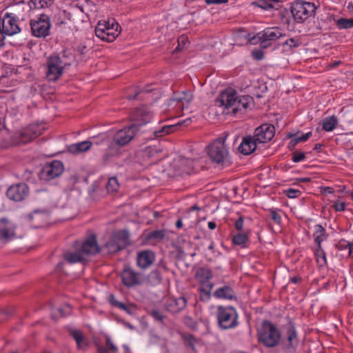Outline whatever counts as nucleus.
<instances>
[{"mask_svg":"<svg viewBox=\"0 0 353 353\" xmlns=\"http://www.w3.org/2000/svg\"><path fill=\"white\" fill-rule=\"evenodd\" d=\"M137 132L130 125L117 130L108 142V148L102 157L103 161L107 163L112 157L119 156L121 148L130 143Z\"/></svg>","mask_w":353,"mask_h":353,"instance_id":"1","label":"nucleus"},{"mask_svg":"<svg viewBox=\"0 0 353 353\" xmlns=\"http://www.w3.org/2000/svg\"><path fill=\"white\" fill-rule=\"evenodd\" d=\"M100 251L95 234H92L85 239L76 248L74 252H68L64 254V259L69 263H84L88 259L99 253Z\"/></svg>","mask_w":353,"mask_h":353,"instance_id":"2","label":"nucleus"},{"mask_svg":"<svg viewBox=\"0 0 353 353\" xmlns=\"http://www.w3.org/2000/svg\"><path fill=\"white\" fill-rule=\"evenodd\" d=\"M257 339L259 343L266 347H274L281 341V333L275 324L270 321L264 320L257 328Z\"/></svg>","mask_w":353,"mask_h":353,"instance_id":"3","label":"nucleus"},{"mask_svg":"<svg viewBox=\"0 0 353 353\" xmlns=\"http://www.w3.org/2000/svg\"><path fill=\"white\" fill-rule=\"evenodd\" d=\"M225 142V137H219L208 146V155L213 163L221 165L230 163L228 149Z\"/></svg>","mask_w":353,"mask_h":353,"instance_id":"4","label":"nucleus"},{"mask_svg":"<svg viewBox=\"0 0 353 353\" xmlns=\"http://www.w3.org/2000/svg\"><path fill=\"white\" fill-rule=\"evenodd\" d=\"M25 6L24 1L18 2L14 8L13 12H6L0 20V30L3 34L12 36L21 32L18 21L21 14L18 12L21 7Z\"/></svg>","mask_w":353,"mask_h":353,"instance_id":"5","label":"nucleus"},{"mask_svg":"<svg viewBox=\"0 0 353 353\" xmlns=\"http://www.w3.org/2000/svg\"><path fill=\"white\" fill-rule=\"evenodd\" d=\"M236 310L230 305H219L216 310L218 327L223 330H232L239 325Z\"/></svg>","mask_w":353,"mask_h":353,"instance_id":"6","label":"nucleus"},{"mask_svg":"<svg viewBox=\"0 0 353 353\" xmlns=\"http://www.w3.org/2000/svg\"><path fill=\"white\" fill-rule=\"evenodd\" d=\"M285 34L278 27H269L258 32L252 37H249L250 44H259L261 48L265 49L270 47L272 43L279 39L284 37Z\"/></svg>","mask_w":353,"mask_h":353,"instance_id":"7","label":"nucleus"},{"mask_svg":"<svg viewBox=\"0 0 353 353\" xmlns=\"http://www.w3.org/2000/svg\"><path fill=\"white\" fill-rule=\"evenodd\" d=\"M119 24L114 19L99 21L95 28V34L101 40L112 42L120 34Z\"/></svg>","mask_w":353,"mask_h":353,"instance_id":"8","label":"nucleus"},{"mask_svg":"<svg viewBox=\"0 0 353 353\" xmlns=\"http://www.w3.org/2000/svg\"><path fill=\"white\" fill-rule=\"evenodd\" d=\"M129 245H130V233L126 230H121L112 232L105 247L108 253L113 254L125 249Z\"/></svg>","mask_w":353,"mask_h":353,"instance_id":"9","label":"nucleus"},{"mask_svg":"<svg viewBox=\"0 0 353 353\" xmlns=\"http://www.w3.org/2000/svg\"><path fill=\"white\" fill-rule=\"evenodd\" d=\"M316 7L314 3L296 1L291 6V13L296 23H303L310 17L314 15Z\"/></svg>","mask_w":353,"mask_h":353,"instance_id":"10","label":"nucleus"},{"mask_svg":"<svg viewBox=\"0 0 353 353\" xmlns=\"http://www.w3.org/2000/svg\"><path fill=\"white\" fill-rule=\"evenodd\" d=\"M32 34L38 38H45L50 34V20L48 15L41 14L30 20Z\"/></svg>","mask_w":353,"mask_h":353,"instance_id":"11","label":"nucleus"},{"mask_svg":"<svg viewBox=\"0 0 353 353\" xmlns=\"http://www.w3.org/2000/svg\"><path fill=\"white\" fill-rule=\"evenodd\" d=\"M152 117V112L148 108L142 105L135 108L130 114L131 124L135 130L139 131L143 125L150 122Z\"/></svg>","mask_w":353,"mask_h":353,"instance_id":"12","label":"nucleus"},{"mask_svg":"<svg viewBox=\"0 0 353 353\" xmlns=\"http://www.w3.org/2000/svg\"><path fill=\"white\" fill-rule=\"evenodd\" d=\"M120 276L123 285L128 288L141 285L143 283L141 274L128 265H124Z\"/></svg>","mask_w":353,"mask_h":353,"instance_id":"13","label":"nucleus"},{"mask_svg":"<svg viewBox=\"0 0 353 353\" xmlns=\"http://www.w3.org/2000/svg\"><path fill=\"white\" fill-rule=\"evenodd\" d=\"M46 78L50 81H57L65 69L61 63L59 56L55 54L50 56L46 61Z\"/></svg>","mask_w":353,"mask_h":353,"instance_id":"14","label":"nucleus"},{"mask_svg":"<svg viewBox=\"0 0 353 353\" xmlns=\"http://www.w3.org/2000/svg\"><path fill=\"white\" fill-rule=\"evenodd\" d=\"M286 343L285 349L292 352L294 351L299 345V340L298 339V333L295 327V324L291 320L284 326Z\"/></svg>","mask_w":353,"mask_h":353,"instance_id":"15","label":"nucleus"},{"mask_svg":"<svg viewBox=\"0 0 353 353\" xmlns=\"http://www.w3.org/2000/svg\"><path fill=\"white\" fill-rule=\"evenodd\" d=\"M275 128L269 123L262 124L256 128L254 132V138L259 145L269 142L274 137Z\"/></svg>","mask_w":353,"mask_h":353,"instance_id":"16","label":"nucleus"},{"mask_svg":"<svg viewBox=\"0 0 353 353\" xmlns=\"http://www.w3.org/2000/svg\"><path fill=\"white\" fill-rule=\"evenodd\" d=\"M63 172V165L60 161H53L51 163L46 165L41 172V177L44 180H51Z\"/></svg>","mask_w":353,"mask_h":353,"instance_id":"17","label":"nucleus"},{"mask_svg":"<svg viewBox=\"0 0 353 353\" xmlns=\"http://www.w3.org/2000/svg\"><path fill=\"white\" fill-rule=\"evenodd\" d=\"M28 194L29 188L28 185L24 183L11 185L6 192V195L9 199L17 202L25 199Z\"/></svg>","mask_w":353,"mask_h":353,"instance_id":"18","label":"nucleus"},{"mask_svg":"<svg viewBox=\"0 0 353 353\" xmlns=\"http://www.w3.org/2000/svg\"><path fill=\"white\" fill-rule=\"evenodd\" d=\"M238 98L239 95L235 90L228 89L221 93L218 98V101L220 103L221 106L234 109Z\"/></svg>","mask_w":353,"mask_h":353,"instance_id":"19","label":"nucleus"},{"mask_svg":"<svg viewBox=\"0 0 353 353\" xmlns=\"http://www.w3.org/2000/svg\"><path fill=\"white\" fill-rule=\"evenodd\" d=\"M155 259V254L152 251L149 250H141L137 253L136 263L140 269L145 270L153 264Z\"/></svg>","mask_w":353,"mask_h":353,"instance_id":"20","label":"nucleus"},{"mask_svg":"<svg viewBox=\"0 0 353 353\" xmlns=\"http://www.w3.org/2000/svg\"><path fill=\"white\" fill-rule=\"evenodd\" d=\"M27 218L34 223L36 228H41L50 221V212L46 209L35 210L28 214Z\"/></svg>","mask_w":353,"mask_h":353,"instance_id":"21","label":"nucleus"},{"mask_svg":"<svg viewBox=\"0 0 353 353\" xmlns=\"http://www.w3.org/2000/svg\"><path fill=\"white\" fill-rule=\"evenodd\" d=\"M259 143L255 141L253 136H245L242 139L241 143L238 147V150L244 155H249L256 149Z\"/></svg>","mask_w":353,"mask_h":353,"instance_id":"22","label":"nucleus"},{"mask_svg":"<svg viewBox=\"0 0 353 353\" xmlns=\"http://www.w3.org/2000/svg\"><path fill=\"white\" fill-rule=\"evenodd\" d=\"M187 305L186 299L180 296L177 299H170L165 304V309L168 312L175 314L183 310Z\"/></svg>","mask_w":353,"mask_h":353,"instance_id":"23","label":"nucleus"},{"mask_svg":"<svg viewBox=\"0 0 353 353\" xmlns=\"http://www.w3.org/2000/svg\"><path fill=\"white\" fill-rule=\"evenodd\" d=\"M15 227L6 219H0V241L10 239L15 235Z\"/></svg>","mask_w":353,"mask_h":353,"instance_id":"24","label":"nucleus"},{"mask_svg":"<svg viewBox=\"0 0 353 353\" xmlns=\"http://www.w3.org/2000/svg\"><path fill=\"white\" fill-rule=\"evenodd\" d=\"M213 296L218 299H227L230 301L236 299L234 290L229 285H223L218 288L213 292Z\"/></svg>","mask_w":353,"mask_h":353,"instance_id":"25","label":"nucleus"},{"mask_svg":"<svg viewBox=\"0 0 353 353\" xmlns=\"http://www.w3.org/2000/svg\"><path fill=\"white\" fill-rule=\"evenodd\" d=\"M110 303L114 307L124 311L128 314L133 316L137 312V306L133 303H125L119 301L115 299L113 294H111L109 298Z\"/></svg>","mask_w":353,"mask_h":353,"instance_id":"26","label":"nucleus"},{"mask_svg":"<svg viewBox=\"0 0 353 353\" xmlns=\"http://www.w3.org/2000/svg\"><path fill=\"white\" fill-rule=\"evenodd\" d=\"M37 129V127L35 125H29L24 129L20 133L19 142L25 144L37 138L40 134Z\"/></svg>","mask_w":353,"mask_h":353,"instance_id":"27","label":"nucleus"},{"mask_svg":"<svg viewBox=\"0 0 353 353\" xmlns=\"http://www.w3.org/2000/svg\"><path fill=\"white\" fill-rule=\"evenodd\" d=\"M92 145V142L90 141H83L76 143H72L68 147V151L72 154L78 155L88 151Z\"/></svg>","mask_w":353,"mask_h":353,"instance_id":"28","label":"nucleus"},{"mask_svg":"<svg viewBox=\"0 0 353 353\" xmlns=\"http://www.w3.org/2000/svg\"><path fill=\"white\" fill-rule=\"evenodd\" d=\"M214 287L212 282L200 283L198 291L202 302H208L212 296V290Z\"/></svg>","mask_w":353,"mask_h":353,"instance_id":"29","label":"nucleus"},{"mask_svg":"<svg viewBox=\"0 0 353 353\" xmlns=\"http://www.w3.org/2000/svg\"><path fill=\"white\" fill-rule=\"evenodd\" d=\"M253 103V99L249 96H241L238 98V101L236 102V106L234 107V109L232 110V112L235 114L239 111H241L242 110H245L248 108H250Z\"/></svg>","mask_w":353,"mask_h":353,"instance_id":"30","label":"nucleus"},{"mask_svg":"<svg viewBox=\"0 0 353 353\" xmlns=\"http://www.w3.org/2000/svg\"><path fill=\"white\" fill-rule=\"evenodd\" d=\"M250 237L248 232H238L234 234L232 239L233 245H238L241 248H246L248 247Z\"/></svg>","mask_w":353,"mask_h":353,"instance_id":"31","label":"nucleus"},{"mask_svg":"<svg viewBox=\"0 0 353 353\" xmlns=\"http://www.w3.org/2000/svg\"><path fill=\"white\" fill-rule=\"evenodd\" d=\"M195 278L199 283H210V279L212 278V272L207 268H199L195 274Z\"/></svg>","mask_w":353,"mask_h":353,"instance_id":"32","label":"nucleus"},{"mask_svg":"<svg viewBox=\"0 0 353 353\" xmlns=\"http://www.w3.org/2000/svg\"><path fill=\"white\" fill-rule=\"evenodd\" d=\"M76 7L82 12L88 14L90 12L95 11V0H80L77 3Z\"/></svg>","mask_w":353,"mask_h":353,"instance_id":"33","label":"nucleus"},{"mask_svg":"<svg viewBox=\"0 0 353 353\" xmlns=\"http://www.w3.org/2000/svg\"><path fill=\"white\" fill-rule=\"evenodd\" d=\"M57 56H59L65 68L70 66L75 60V55L69 50H63Z\"/></svg>","mask_w":353,"mask_h":353,"instance_id":"34","label":"nucleus"},{"mask_svg":"<svg viewBox=\"0 0 353 353\" xmlns=\"http://www.w3.org/2000/svg\"><path fill=\"white\" fill-rule=\"evenodd\" d=\"M313 236L317 246L321 245L322 242L327 239L325 229L320 224L316 225L314 226Z\"/></svg>","mask_w":353,"mask_h":353,"instance_id":"35","label":"nucleus"},{"mask_svg":"<svg viewBox=\"0 0 353 353\" xmlns=\"http://www.w3.org/2000/svg\"><path fill=\"white\" fill-rule=\"evenodd\" d=\"M253 4L263 10L278 9L279 0H257Z\"/></svg>","mask_w":353,"mask_h":353,"instance_id":"36","label":"nucleus"},{"mask_svg":"<svg viewBox=\"0 0 353 353\" xmlns=\"http://www.w3.org/2000/svg\"><path fill=\"white\" fill-rule=\"evenodd\" d=\"M70 334L75 340L78 348L83 349L87 346L88 344L85 340V337L80 330H70Z\"/></svg>","mask_w":353,"mask_h":353,"instance_id":"37","label":"nucleus"},{"mask_svg":"<svg viewBox=\"0 0 353 353\" xmlns=\"http://www.w3.org/2000/svg\"><path fill=\"white\" fill-rule=\"evenodd\" d=\"M54 0H30L28 2L30 9H42L49 8Z\"/></svg>","mask_w":353,"mask_h":353,"instance_id":"38","label":"nucleus"},{"mask_svg":"<svg viewBox=\"0 0 353 353\" xmlns=\"http://www.w3.org/2000/svg\"><path fill=\"white\" fill-rule=\"evenodd\" d=\"M311 136L312 132H307L301 136H299L298 134H289V137L292 138L289 143V148H294L298 143L306 141Z\"/></svg>","mask_w":353,"mask_h":353,"instance_id":"39","label":"nucleus"},{"mask_svg":"<svg viewBox=\"0 0 353 353\" xmlns=\"http://www.w3.org/2000/svg\"><path fill=\"white\" fill-rule=\"evenodd\" d=\"M337 124V119L334 116L325 118L322 123V128L326 132L332 131Z\"/></svg>","mask_w":353,"mask_h":353,"instance_id":"40","label":"nucleus"},{"mask_svg":"<svg viewBox=\"0 0 353 353\" xmlns=\"http://www.w3.org/2000/svg\"><path fill=\"white\" fill-rule=\"evenodd\" d=\"M315 256L317 263L320 266H323L327 264L326 254L321 245L317 246V248L315 251Z\"/></svg>","mask_w":353,"mask_h":353,"instance_id":"41","label":"nucleus"},{"mask_svg":"<svg viewBox=\"0 0 353 353\" xmlns=\"http://www.w3.org/2000/svg\"><path fill=\"white\" fill-rule=\"evenodd\" d=\"M301 44V41L300 39L295 37V38H290L289 39H287L283 43V46L285 48L286 50H292L294 48H296L299 46H300Z\"/></svg>","mask_w":353,"mask_h":353,"instance_id":"42","label":"nucleus"},{"mask_svg":"<svg viewBox=\"0 0 353 353\" xmlns=\"http://www.w3.org/2000/svg\"><path fill=\"white\" fill-rule=\"evenodd\" d=\"M337 248L339 250L348 249V255L350 257H353V241L349 242L345 239H341L337 244Z\"/></svg>","mask_w":353,"mask_h":353,"instance_id":"43","label":"nucleus"},{"mask_svg":"<svg viewBox=\"0 0 353 353\" xmlns=\"http://www.w3.org/2000/svg\"><path fill=\"white\" fill-rule=\"evenodd\" d=\"M339 29H348L353 27V19L340 18L336 21Z\"/></svg>","mask_w":353,"mask_h":353,"instance_id":"44","label":"nucleus"},{"mask_svg":"<svg viewBox=\"0 0 353 353\" xmlns=\"http://www.w3.org/2000/svg\"><path fill=\"white\" fill-rule=\"evenodd\" d=\"M119 184L116 177H111L109 179L108 182L106 185V188L109 192H117L119 189Z\"/></svg>","mask_w":353,"mask_h":353,"instance_id":"45","label":"nucleus"},{"mask_svg":"<svg viewBox=\"0 0 353 353\" xmlns=\"http://www.w3.org/2000/svg\"><path fill=\"white\" fill-rule=\"evenodd\" d=\"M174 128L175 127L174 125H164L161 128L160 130H154V134L157 137H161L163 136L164 134L171 133Z\"/></svg>","mask_w":353,"mask_h":353,"instance_id":"46","label":"nucleus"},{"mask_svg":"<svg viewBox=\"0 0 353 353\" xmlns=\"http://www.w3.org/2000/svg\"><path fill=\"white\" fill-rule=\"evenodd\" d=\"M148 314L150 315L155 321L163 322L165 318V316L159 310L153 309L148 312Z\"/></svg>","mask_w":353,"mask_h":353,"instance_id":"47","label":"nucleus"},{"mask_svg":"<svg viewBox=\"0 0 353 353\" xmlns=\"http://www.w3.org/2000/svg\"><path fill=\"white\" fill-rule=\"evenodd\" d=\"M279 210L274 208L269 210L271 219L276 224H280L281 223V216L279 213Z\"/></svg>","mask_w":353,"mask_h":353,"instance_id":"48","label":"nucleus"},{"mask_svg":"<svg viewBox=\"0 0 353 353\" xmlns=\"http://www.w3.org/2000/svg\"><path fill=\"white\" fill-rule=\"evenodd\" d=\"M284 193L290 199L298 198L301 194V192L299 190L294 188H288L284 190Z\"/></svg>","mask_w":353,"mask_h":353,"instance_id":"49","label":"nucleus"},{"mask_svg":"<svg viewBox=\"0 0 353 353\" xmlns=\"http://www.w3.org/2000/svg\"><path fill=\"white\" fill-rule=\"evenodd\" d=\"M165 236V232L163 230H154L151 232L148 236V239L161 240Z\"/></svg>","mask_w":353,"mask_h":353,"instance_id":"50","label":"nucleus"},{"mask_svg":"<svg viewBox=\"0 0 353 353\" xmlns=\"http://www.w3.org/2000/svg\"><path fill=\"white\" fill-rule=\"evenodd\" d=\"M160 152L155 146H148L145 148L144 152L148 157H155Z\"/></svg>","mask_w":353,"mask_h":353,"instance_id":"51","label":"nucleus"},{"mask_svg":"<svg viewBox=\"0 0 353 353\" xmlns=\"http://www.w3.org/2000/svg\"><path fill=\"white\" fill-rule=\"evenodd\" d=\"M305 159V154L303 152L295 151L292 153V159L294 163L303 161Z\"/></svg>","mask_w":353,"mask_h":353,"instance_id":"52","label":"nucleus"},{"mask_svg":"<svg viewBox=\"0 0 353 353\" xmlns=\"http://www.w3.org/2000/svg\"><path fill=\"white\" fill-rule=\"evenodd\" d=\"M332 208L336 212H343L345 210V203L343 201H336L333 203Z\"/></svg>","mask_w":353,"mask_h":353,"instance_id":"53","label":"nucleus"},{"mask_svg":"<svg viewBox=\"0 0 353 353\" xmlns=\"http://www.w3.org/2000/svg\"><path fill=\"white\" fill-rule=\"evenodd\" d=\"M252 56L254 59L259 61L263 59L264 53L261 49H255L252 52Z\"/></svg>","mask_w":353,"mask_h":353,"instance_id":"54","label":"nucleus"},{"mask_svg":"<svg viewBox=\"0 0 353 353\" xmlns=\"http://www.w3.org/2000/svg\"><path fill=\"white\" fill-rule=\"evenodd\" d=\"M243 224H244V219L243 216H239L234 222V227L235 229L238 232H243Z\"/></svg>","mask_w":353,"mask_h":353,"instance_id":"55","label":"nucleus"},{"mask_svg":"<svg viewBox=\"0 0 353 353\" xmlns=\"http://www.w3.org/2000/svg\"><path fill=\"white\" fill-rule=\"evenodd\" d=\"M87 51V47L84 44H79L77 46V47L75 48V52L77 54L83 56L86 53Z\"/></svg>","mask_w":353,"mask_h":353,"instance_id":"56","label":"nucleus"},{"mask_svg":"<svg viewBox=\"0 0 353 353\" xmlns=\"http://www.w3.org/2000/svg\"><path fill=\"white\" fill-rule=\"evenodd\" d=\"M59 312L61 316H65L71 312V308L69 305H65L63 307H60Z\"/></svg>","mask_w":353,"mask_h":353,"instance_id":"57","label":"nucleus"},{"mask_svg":"<svg viewBox=\"0 0 353 353\" xmlns=\"http://www.w3.org/2000/svg\"><path fill=\"white\" fill-rule=\"evenodd\" d=\"M106 345L109 350H111L113 353L117 352L118 348L114 345L109 336L106 337Z\"/></svg>","mask_w":353,"mask_h":353,"instance_id":"58","label":"nucleus"},{"mask_svg":"<svg viewBox=\"0 0 353 353\" xmlns=\"http://www.w3.org/2000/svg\"><path fill=\"white\" fill-rule=\"evenodd\" d=\"M184 339L190 346H193L196 341L194 336L190 334L185 335Z\"/></svg>","mask_w":353,"mask_h":353,"instance_id":"59","label":"nucleus"},{"mask_svg":"<svg viewBox=\"0 0 353 353\" xmlns=\"http://www.w3.org/2000/svg\"><path fill=\"white\" fill-rule=\"evenodd\" d=\"M228 0H205V3L208 5L225 3Z\"/></svg>","mask_w":353,"mask_h":353,"instance_id":"60","label":"nucleus"},{"mask_svg":"<svg viewBox=\"0 0 353 353\" xmlns=\"http://www.w3.org/2000/svg\"><path fill=\"white\" fill-rule=\"evenodd\" d=\"M152 90V89H146V88H144L143 90H141V91H139V92H136V94H135L134 95H129V96L128 97V98L129 99H130V100H132V99H136V97L138 96V94H139V93H141V92H151Z\"/></svg>","mask_w":353,"mask_h":353,"instance_id":"61","label":"nucleus"},{"mask_svg":"<svg viewBox=\"0 0 353 353\" xmlns=\"http://www.w3.org/2000/svg\"><path fill=\"white\" fill-rule=\"evenodd\" d=\"M187 38L184 36H181L178 39L179 47L182 46V47H185V43H187Z\"/></svg>","mask_w":353,"mask_h":353,"instance_id":"62","label":"nucleus"},{"mask_svg":"<svg viewBox=\"0 0 353 353\" xmlns=\"http://www.w3.org/2000/svg\"><path fill=\"white\" fill-rule=\"evenodd\" d=\"M150 275L152 276L155 277L159 282L161 281V279L160 273H159V272L158 270H153V271H152L151 273H150Z\"/></svg>","mask_w":353,"mask_h":353,"instance_id":"63","label":"nucleus"},{"mask_svg":"<svg viewBox=\"0 0 353 353\" xmlns=\"http://www.w3.org/2000/svg\"><path fill=\"white\" fill-rule=\"evenodd\" d=\"M302 280L301 276H296L290 279V282L294 284L299 283Z\"/></svg>","mask_w":353,"mask_h":353,"instance_id":"64","label":"nucleus"}]
</instances>
